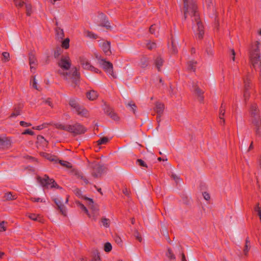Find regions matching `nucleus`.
Here are the masks:
<instances>
[{
  "label": "nucleus",
  "instance_id": "f257e3e1",
  "mask_svg": "<svg viewBox=\"0 0 261 261\" xmlns=\"http://www.w3.org/2000/svg\"><path fill=\"white\" fill-rule=\"evenodd\" d=\"M183 2L185 19H187L188 16L191 17L192 29L195 35L197 38L201 39L204 34V28L200 20L196 0H183Z\"/></svg>",
  "mask_w": 261,
  "mask_h": 261
},
{
  "label": "nucleus",
  "instance_id": "f03ea898",
  "mask_svg": "<svg viewBox=\"0 0 261 261\" xmlns=\"http://www.w3.org/2000/svg\"><path fill=\"white\" fill-rule=\"evenodd\" d=\"M60 69L59 72L64 79L76 85L80 79V73L76 67L70 68L71 61L68 55L63 56L58 62Z\"/></svg>",
  "mask_w": 261,
  "mask_h": 261
},
{
  "label": "nucleus",
  "instance_id": "7ed1b4c3",
  "mask_svg": "<svg viewBox=\"0 0 261 261\" xmlns=\"http://www.w3.org/2000/svg\"><path fill=\"white\" fill-rule=\"evenodd\" d=\"M259 42H255V47H252L250 54V59L252 64L254 68H258L261 70V57L259 53Z\"/></svg>",
  "mask_w": 261,
  "mask_h": 261
},
{
  "label": "nucleus",
  "instance_id": "20e7f679",
  "mask_svg": "<svg viewBox=\"0 0 261 261\" xmlns=\"http://www.w3.org/2000/svg\"><path fill=\"white\" fill-rule=\"evenodd\" d=\"M69 104L73 111L81 117H86L88 116V111L83 106L80 105L78 100L74 98L70 99Z\"/></svg>",
  "mask_w": 261,
  "mask_h": 261
},
{
  "label": "nucleus",
  "instance_id": "39448f33",
  "mask_svg": "<svg viewBox=\"0 0 261 261\" xmlns=\"http://www.w3.org/2000/svg\"><path fill=\"white\" fill-rule=\"evenodd\" d=\"M98 64L108 74L110 75L113 78H116V76L113 72V65L112 63L103 59H99L98 60Z\"/></svg>",
  "mask_w": 261,
  "mask_h": 261
},
{
  "label": "nucleus",
  "instance_id": "423d86ee",
  "mask_svg": "<svg viewBox=\"0 0 261 261\" xmlns=\"http://www.w3.org/2000/svg\"><path fill=\"white\" fill-rule=\"evenodd\" d=\"M37 180L42 187L46 188L56 187L57 185L53 179H50L46 175L43 178L39 177Z\"/></svg>",
  "mask_w": 261,
  "mask_h": 261
},
{
  "label": "nucleus",
  "instance_id": "0eeeda50",
  "mask_svg": "<svg viewBox=\"0 0 261 261\" xmlns=\"http://www.w3.org/2000/svg\"><path fill=\"white\" fill-rule=\"evenodd\" d=\"M68 132L74 135H79L84 133L86 129L82 124L76 123L73 125H68Z\"/></svg>",
  "mask_w": 261,
  "mask_h": 261
},
{
  "label": "nucleus",
  "instance_id": "6e6552de",
  "mask_svg": "<svg viewBox=\"0 0 261 261\" xmlns=\"http://www.w3.org/2000/svg\"><path fill=\"white\" fill-rule=\"evenodd\" d=\"M90 167L93 169L92 174L95 177H98L100 176L105 170L103 166L96 163L90 164Z\"/></svg>",
  "mask_w": 261,
  "mask_h": 261
},
{
  "label": "nucleus",
  "instance_id": "1a4fd4ad",
  "mask_svg": "<svg viewBox=\"0 0 261 261\" xmlns=\"http://www.w3.org/2000/svg\"><path fill=\"white\" fill-rule=\"evenodd\" d=\"M80 63L83 68L85 69L91 70L96 73L100 72L99 69L92 66L89 62L88 60L84 57H82L80 58Z\"/></svg>",
  "mask_w": 261,
  "mask_h": 261
},
{
  "label": "nucleus",
  "instance_id": "9d476101",
  "mask_svg": "<svg viewBox=\"0 0 261 261\" xmlns=\"http://www.w3.org/2000/svg\"><path fill=\"white\" fill-rule=\"evenodd\" d=\"M54 201L56 205L58 206V208L60 210L61 213L64 216L67 214V209L66 207L62 204V199L60 197L56 198L54 199Z\"/></svg>",
  "mask_w": 261,
  "mask_h": 261
},
{
  "label": "nucleus",
  "instance_id": "9b49d317",
  "mask_svg": "<svg viewBox=\"0 0 261 261\" xmlns=\"http://www.w3.org/2000/svg\"><path fill=\"white\" fill-rule=\"evenodd\" d=\"M99 45L106 55H109L110 54V43L109 42L102 41L99 43Z\"/></svg>",
  "mask_w": 261,
  "mask_h": 261
},
{
  "label": "nucleus",
  "instance_id": "f8f14e48",
  "mask_svg": "<svg viewBox=\"0 0 261 261\" xmlns=\"http://www.w3.org/2000/svg\"><path fill=\"white\" fill-rule=\"evenodd\" d=\"M193 91L194 92L195 95L197 97L198 100L202 102L203 100V91L201 90L196 85H193Z\"/></svg>",
  "mask_w": 261,
  "mask_h": 261
},
{
  "label": "nucleus",
  "instance_id": "ddd939ff",
  "mask_svg": "<svg viewBox=\"0 0 261 261\" xmlns=\"http://www.w3.org/2000/svg\"><path fill=\"white\" fill-rule=\"evenodd\" d=\"M105 113L110 116L112 119L115 121H118L119 120V117L117 114L113 111L112 109L108 108L105 110Z\"/></svg>",
  "mask_w": 261,
  "mask_h": 261
},
{
  "label": "nucleus",
  "instance_id": "4468645a",
  "mask_svg": "<svg viewBox=\"0 0 261 261\" xmlns=\"http://www.w3.org/2000/svg\"><path fill=\"white\" fill-rule=\"evenodd\" d=\"M37 143L38 146L42 147L43 148L47 147L48 142L46 139L42 136H38L37 138Z\"/></svg>",
  "mask_w": 261,
  "mask_h": 261
},
{
  "label": "nucleus",
  "instance_id": "2eb2a0df",
  "mask_svg": "<svg viewBox=\"0 0 261 261\" xmlns=\"http://www.w3.org/2000/svg\"><path fill=\"white\" fill-rule=\"evenodd\" d=\"M29 63L30 65V69L32 72H33V70H35L37 65V61L35 57L31 55L29 57Z\"/></svg>",
  "mask_w": 261,
  "mask_h": 261
},
{
  "label": "nucleus",
  "instance_id": "dca6fc26",
  "mask_svg": "<svg viewBox=\"0 0 261 261\" xmlns=\"http://www.w3.org/2000/svg\"><path fill=\"white\" fill-rule=\"evenodd\" d=\"M154 110L158 115L161 116L164 110V105L161 102H156Z\"/></svg>",
  "mask_w": 261,
  "mask_h": 261
},
{
  "label": "nucleus",
  "instance_id": "f3484780",
  "mask_svg": "<svg viewBox=\"0 0 261 261\" xmlns=\"http://www.w3.org/2000/svg\"><path fill=\"white\" fill-rule=\"evenodd\" d=\"M28 217L34 221H38L41 223L43 222V219L42 217L39 215H36L35 214H28Z\"/></svg>",
  "mask_w": 261,
  "mask_h": 261
},
{
  "label": "nucleus",
  "instance_id": "a211bd4d",
  "mask_svg": "<svg viewBox=\"0 0 261 261\" xmlns=\"http://www.w3.org/2000/svg\"><path fill=\"white\" fill-rule=\"evenodd\" d=\"M98 97V93L94 90H90L87 93V97L90 100H94Z\"/></svg>",
  "mask_w": 261,
  "mask_h": 261
},
{
  "label": "nucleus",
  "instance_id": "6ab92c4d",
  "mask_svg": "<svg viewBox=\"0 0 261 261\" xmlns=\"http://www.w3.org/2000/svg\"><path fill=\"white\" fill-rule=\"evenodd\" d=\"M42 155L50 161L55 162V163L58 162V159L54 155L45 152L42 153Z\"/></svg>",
  "mask_w": 261,
  "mask_h": 261
},
{
  "label": "nucleus",
  "instance_id": "aec40b11",
  "mask_svg": "<svg viewBox=\"0 0 261 261\" xmlns=\"http://www.w3.org/2000/svg\"><path fill=\"white\" fill-rule=\"evenodd\" d=\"M84 199L87 201V204L89 207L93 211H97L98 210L97 207L95 205L93 200L87 197H84Z\"/></svg>",
  "mask_w": 261,
  "mask_h": 261
},
{
  "label": "nucleus",
  "instance_id": "412c9836",
  "mask_svg": "<svg viewBox=\"0 0 261 261\" xmlns=\"http://www.w3.org/2000/svg\"><path fill=\"white\" fill-rule=\"evenodd\" d=\"M155 67H156V68L158 69V70L159 71L160 70V69H161V66L163 65V62H164V61H163V59L161 57H158L155 59Z\"/></svg>",
  "mask_w": 261,
  "mask_h": 261
},
{
  "label": "nucleus",
  "instance_id": "4be33fe9",
  "mask_svg": "<svg viewBox=\"0 0 261 261\" xmlns=\"http://www.w3.org/2000/svg\"><path fill=\"white\" fill-rule=\"evenodd\" d=\"M73 172L75 175L76 176L77 178H81L83 179L86 184L88 183V181L83 176V174L81 171H79L77 170L73 169Z\"/></svg>",
  "mask_w": 261,
  "mask_h": 261
},
{
  "label": "nucleus",
  "instance_id": "5701e85b",
  "mask_svg": "<svg viewBox=\"0 0 261 261\" xmlns=\"http://www.w3.org/2000/svg\"><path fill=\"white\" fill-rule=\"evenodd\" d=\"M196 62L194 61H191L188 62L187 64V69L189 70L195 71L196 69Z\"/></svg>",
  "mask_w": 261,
  "mask_h": 261
},
{
  "label": "nucleus",
  "instance_id": "b1692460",
  "mask_svg": "<svg viewBox=\"0 0 261 261\" xmlns=\"http://www.w3.org/2000/svg\"><path fill=\"white\" fill-rule=\"evenodd\" d=\"M21 114L20 108H15L14 109V112L11 114L10 116V118H15L17 116L20 115Z\"/></svg>",
  "mask_w": 261,
  "mask_h": 261
},
{
  "label": "nucleus",
  "instance_id": "393cba45",
  "mask_svg": "<svg viewBox=\"0 0 261 261\" xmlns=\"http://www.w3.org/2000/svg\"><path fill=\"white\" fill-rule=\"evenodd\" d=\"M148 64V61L146 57L142 58L140 62L139 65L141 68L146 67Z\"/></svg>",
  "mask_w": 261,
  "mask_h": 261
},
{
  "label": "nucleus",
  "instance_id": "a878e982",
  "mask_svg": "<svg viewBox=\"0 0 261 261\" xmlns=\"http://www.w3.org/2000/svg\"><path fill=\"white\" fill-rule=\"evenodd\" d=\"M76 204L77 206L81 209L83 211H84L87 215L89 216V212L87 210V208L85 206V205L81 203L79 201L76 202Z\"/></svg>",
  "mask_w": 261,
  "mask_h": 261
},
{
  "label": "nucleus",
  "instance_id": "bb28decb",
  "mask_svg": "<svg viewBox=\"0 0 261 261\" xmlns=\"http://www.w3.org/2000/svg\"><path fill=\"white\" fill-rule=\"evenodd\" d=\"M250 248V242L248 239L246 240V244L245 247L243 249V252L245 255H247L248 254V251Z\"/></svg>",
  "mask_w": 261,
  "mask_h": 261
},
{
  "label": "nucleus",
  "instance_id": "cd10ccee",
  "mask_svg": "<svg viewBox=\"0 0 261 261\" xmlns=\"http://www.w3.org/2000/svg\"><path fill=\"white\" fill-rule=\"evenodd\" d=\"M56 36L58 39H62L64 37L63 30L60 28H57L56 30Z\"/></svg>",
  "mask_w": 261,
  "mask_h": 261
},
{
  "label": "nucleus",
  "instance_id": "c85d7f7f",
  "mask_svg": "<svg viewBox=\"0 0 261 261\" xmlns=\"http://www.w3.org/2000/svg\"><path fill=\"white\" fill-rule=\"evenodd\" d=\"M109 141V139L108 138L106 137H104L102 138H101L99 140L97 141V144L98 145H100L102 144H107Z\"/></svg>",
  "mask_w": 261,
  "mask_h": 261
},
{
  "label": "nucleus",
  "instance_id": "c756f323",
  "mask_svg": "<svg viewBox=\"0 0 261 261\" xmlns=\"http://www.w3.org/2000/svg\"><path fill=\"white\" fill-rule=\"evenodd\" d=\"M58 162L63 167L67 168H71L72 167V164L67 161L58 160Z\"/></svg>",
  "mask_w": 261,
  "mask_h": 261
},
{
  "label": "nucleus",
  "instance_id": "7c9ffc66",
  "mask_svg": "<svg viewBox=\"0 0 261 261\" xmlns=\"http://www.w3.org/2000/svg\"><path fill=\"white\" fill-rule=\"evenodd\" d=\"M101 223L103 227L109 228L110 224V220L106 218H102L101 219Z\"/></svg>",
  "mask_w": 261,
  "mask_h": 261
},
{
  "label": "nucleus",
  "instance_id": "2f4dec72",
  "mask_svg": "<svg viewBox=\"0 0 261 261\" xmlns=\"http://www.w3.org/2000/svg\"><path fill=\"white\" fill-rule=\"evenodd\" d=\"M54 126L57 128L61 129H63L68 132V125H64L61 123H56Z\"/></svg>",
  "mask_w": 261,
  "mask_h": 261
},
{
  "label": "nucleus",
  "instance_id": "473e14b6",
  "mask_svg": "<svg viewBox=\"0 0 261 261\" xmlns=\"http://www.w3.org/2000/svg\"><path fill=\"white\" fill-rule=\"evenodd\" d=\"M213 0H204L203 5L204 7H206L207 9H211L213 7Z\"/></svg>",
  "mask_w": 261,
  "mask_h": 261
},
{
  "label": "nucleus",
  "instance_id": "72a5a7b5",
  "mask_svg": "<svg viewBox=\"0 0 261 261\" xmlns=\"http://www.w3.org/2000/svg\"><path fill=\"white\" fill-rule=\"evenodd\" d=\"M5 198L7 200H10L15 199L16 197L15 195H13L11 192H9L5 194Z\"/></svg>",
  "mask_w": 261,
  "mask_h": 261
},
{
  "label": "nucleus",
  "instance_id": "f704fd0d",
  "mask_svg": "<svg viewBox=\"0 0 261 261\" xmlns=\"http://www.w3.org/2000/svg\"><path fill=\"white\" fill-rule=\"evenodd\" d=\"M11 142L7 139H0V149L3 146L10 144Z\"/></svg>",
  "mask_w": 261,
  "mask_h": 261
},
{
  "label": "nucleus",
  "instance_id": "c9c22d12",
  "mask_svg": "<svg viewBox=\"0 0 261 261\" xmlns=\"http://www.w3.org/2000/svg\"><path fill=\"white\" fill-rule=\"evenodd\" d=\"M84 35L90 38H97V36L95 34L89 31H85Z\"/></svg>",
  "mask_w": 261,
  "mask_h": 261
},
{
  "label": "nucleus",
  "instance_id": "e433bc0d",
  "mask_svg": "<svg viewBox=\"0 0 261 261\" xmlns=\"http://www.w3.org/2000/svg\"><path fill=\"white\" fill-rule=\"evenodd\" d=\"M112 249V245L109 242H107L104 245V250L107 252H109L111 251Z\"/></svg>",
  "mask_w": 261,
  "mask_h": 261
},
{
  "label": "nucleus",
  "instance_id": "4c0bfd02",
  "mask_svg": "<svg viewBox=\"0 0 261 261\" xmlns=\"http://www.w3.org/2000/svg\"><path fill=\"white\" fill-rule=\"evenodd\" d=\"M166 255L170 260L174 259L175 258L174 255L172 253L170 249L168 250V251L167 252Z\"/></svg>",
  "mask_w": 261,
  "mask_h": 261
},
{
  "label": "nucleus",
  "instance_id": "58836bf2",
  "mask_svg": "<svg viewBox=\"0 0 261 261\" xmlns=\"http://www.w3.org/2000/svg\"><path fill=\"white\" fill-rule=\"evenodd\" d=\"M62 47L65 48V49H67L69 46V39L68 38L65 39L63 42L62 44Z\"/></svg>",
  "mask_w": 261,
  "mask_h": 261
},
{
  "label": "nucleus",
  "instance_id": "ea45409f",
  "mask_svg": "<svg viewBox=\"0 0 261 261\" xmlns=\"http://www.w3.org/2000/svg\"><path fill=\"white\" fill-rule=\"evenodd\" d=\"M136 163L141 167L147 168V164L141 159H138Z\"/></svg>",
  "mask_w": 261,
  "mask_h": 261
},
{
  "label": "nucleus",
  "instance_id": "a19ab883",
  "mask_svg": "<svg viewBox=\"0 0 261 261\" xmlns=\"http://www.w3.org/2000/svg\"><path fill=\"white\" fill-rule=\"evenodd\" d=\"M73 191L74 193V194L79 197L84 198V197H85L82 195L81 191L77 188H75L73 190Z\"/></svg>",
  "mask_w": 261,
  "mask_h": 261
},
{
  "label": "nucleus",
  "instance_id": "79ce46f5",
  "mask_svg": "<svg viewBox=\"0 0 261 261\" xmlns=\"http://www.w3.org/2000/svg\"><path fill=\"white\" fill-rule=\"evenodd\" d=\"M156 45L155 43L154 42H152L151 41H149L147 44H146V46L149 49H153L155 47H156Z\"/></svg>",
  "mask_w": 261,
  "mask_h": 261
},
{
  "label": "nucleus",
  "instance_id": "37998d69",
  "mask_svg": "<svg viewBox=\"0 0 261 261\" xmlns=\"http://www.w3.org/2000/svg\"><path fill=\"white\" fill-rule=\"evenodd\" d=\"M176 42L175 40H172V51L173 54H176L177 52V48L175 46Z\"/></svg>",
  "mask_w": 261,
  "mask_h": 261
},
{
  "label": "nucleus",
  "instance_id": "c03bdc74",
  "mask_svg": "<svg viewBox=\"0 0 261 261\" xmlns=\"http://www.w3.org/2000/svg\"><path fill=\"white\" fill-rule=\"evenodd\" d=\"M25 8H26L27 15H30L31 14V12H32L31 6L30 4H26Z\"/></svg>",
  "mask_w": 261,
  "mask_h": 261
},
{
  "label": "nucleus",
  "instance_id": "a18cd8bd",
  "mask_svg": "<svg viewBox=\"0 0 261 261\" xmlns=\"http://www.w3.org/2000/svg\"><path fill=\"white\" fill-rule=\"evenodd\" d=\"M258 114V110L256 106H253L252 107V115L255 116Z\"/></svg>",
  "mask_w": 261,
  "mask_h": 261
},
{
  "label": "nucleus",
  "instance_id": "49530a36",
  "mask_svg": "<svg viewBox=\"0 0 261 261\" xmlns=\"http://www.w3.org/2000/svg\"><path fill=\"white\" fill-rule=\"evenodd\" d=\"M100 256L98 253H95L93 254L92 261H100Z\"/></svg>",
  "mask_w": 261,
  "mask_h": 261
},
{
  "label": "nucleus",
  "instance_id": "de8ad7c7",
  "mask_svg": "<svg viewBox=\"0 0 261 261\" xmlns=\"http://www.w3.org/2000/svg\"><path fill=\"white\" fill-rule=\"evenodd\" d=\"M206 52L208 56H212L214 55V51L211 46L206 48Z\"/></svg>",
  "mask_w": 261,
  "mask_h": 261
},
{
  "label": "nucleus",
  "instance_id": "09e8293b",
  "mask_svg": "<svg viewBox=\"0 0 261 261\" xmlns=\"http://www.w3.org/2000/svg\"><path fill=\"white\" fill-rule=\"evenodd\" d=\"M171 177L175 181L177 184L180 182V179L177 175L174 174H172Z\"/></svg>",
  "mask_w": 261,
  "mask_h": 261
},
{
  "label": "nucleus",
  "instance_id": "8fccbe9b",
  "mask_svg": "<svg viewBox=\"0 0 261 261\" xmlns=\"http://www.w3.org/2000/svg\"><path fill=\"white\" fill-rule=\"evenodd\" d=\"M134 236L139 242H141L142 241V238L141 236L139 234V232L137 231H136L135 232Z\"/></svg>",
  "mask_w": 261,
  "mask_h": 261
},
{
  "label": "nucleus",
  "instance_id": "3c124183",
  "mask_svg": "<svg viewBox=\"0 0 261 261\" xmlns=\"http://www.w3.org/2000/svg\"><path fill=\"white\" fill-rule=\"evenodd\" d=\"M20 124L21 126H22L23 127H28V126H31V125H32L31 123L26 122L23 121H21L20 122Z\"/></svg>",
  "mask_w": 261,
  "mask_h": 261
},
{
  "label": "nucleus",
  "instance_id": "603ef678",
  "mask_svg": "<svg viewBox=\"0 0 261 261\" xmlns=\"http://www.w3.org/2000/svg\"><path fill=\"white\" fill-rule=\"evenodd\" d=\"M6 230L5 223L3 221L0 223V231H4Z\"/></svg>",
  "mask_w": 261,
  "mask_h": 261
},
{
  "label": "nucleus",
  "instance_id": "864d4df0",
  "mask_svg": "<svg viewBox=\"0 0 261 261\" xmlns=\"http://www.w3.org/2000/svg\"><path fill=\"white\" fill-rule=\"evenodd\" d=\"M15 3L16 6L21 7L23 5V2L20 0H17L15 1Z\"/></svg>",
  "mask_w": 261,
  "mask_h": 261
},
{
  "label": "nucleus",
  "instance_id": "5fc2aeb1",
  "mask_svg": "<svg viewBox=\"0 0 261 261\" xmlns=\"http://www.w3.org/2000/svg\"><path fill=\"white\" fill-rule=\"evenodd\" d=\"M230 57L232 59V60L234 61L235 60V51L234 50L232 49H230Z\"/></svg>",
  "mask_w": 261,
  "mask_h": 261
},
{
  "label": "nucleus",
  "instance_id": "6e6d98bb",
  "mask_svg": "<svg viewBox=\"0 0 261 261\" xmlns=\"http://www.w3.org/2000/svg\"><path fill=\"white\" fill-rule=\"evenodd\" d=\"M203 196L204 199L206 200H208L210 199V196L209 194L207 192L203 193Z\"/></svg>",
  "mask_w": 261,
  "mask_h": 261
},
{
  "label": "nucleus",
  "instance_id": "4d7b16f0",
  "mask_svg": "<svg viewBox=\"0 0 261 261\" xmlns=\"http://www.w3.org/2000/svg\"><path fill=\"white\" fill-rule=\"evenodd\" d=\"M255 211L257 213V214L259 216L260 220L261 221V210L259 207L258 205L255 207Z\"/></svg>",
  "mask_w": 261,
  "mask_h": 261
},
{
  "label": "nucleus",
  "instance_id": "13d9d810",
  "mask_svg": "<svg viewBox=\"0 0 261 261\" xmlns=\"http://www.w3.org/2000/svg\"><path fill=\"white\" fill-rule=\"evenodd\" d=\"M22 134H23V135L29 134V135H33L34 132H32V130L28 129H26L24 132H23Z\"/></svg>",
  "mask_w": 261,
  "mask_h": 261
},
{
  "label": "nucleus",
  "instance_id": "bf43d9fd",
  "mask_svg": "<svg viewBox=\"0 0 261 261\" xmlns=\"http://www.w3.org/2000/svg\"><path fill=\"white\" fill-rule=\"evenodd\" d=\"M156 28V27L155 25H152L149 29V31L151 34L154 33V30Z\"/></svg>",
  "mask_w": 261,
  "mask_h": 261
},
{
  "label": "nucleus",
  "instance_id": "052dcab7",
  "mask_svg": "<svg viewBox=\"0 0 261 261\" xmlns=\"http://www.w3.org/2000/svg\"><path fill=\"white\" fill-rule=\"evenodd\" d=\"M32 86L33 88H34L35 89H37V90H39V89L37 87V82H36V80L35 79V78L34 77V80H33V82L32 83Z\"/></svg>",
  "mask_w": 261,
  "mask_h": 261
},
{
  "label": "nucleus",
  "instance_id": "680f3d73",
  "mask_svg": "<svg viewBox=\"0 0 261 261\" xmlns=\"http://www.w3.org/2000/svg\"><path fill=\"white\" fill-rule=\"evenodd\" d=\"M3 56L5 59L8 60L9 58V54L7 52H4L3 53Z\"/></svg>",
  "mask_w": 261,
  "mask_h": 261
},
{
  "label": "nucleus",
  "instance_id": "e2e57ef3",
  "mask_svg": "<svg viewBox=\"0 0 261 261\" xmlns=\"http://www.w3.org/2000/svg\"><path fill=\"white\" fill-rule=\"evenodd\" d=\"M128 106L129 107H130L132 109V111L135 113V108L136 107V105L134 104V103H128Z\"/></svg>",
  "mask_w": 261,
  "mask_h": 261
},
{
  "label": "nucleus",
  "instance_id": "0e129e2a",
  "mask_svg": "<svg viewBox=\"0 0 261 261\" xmlns=\"http://www.w3.org/2000/svg\"><path fill=\"white\" fill-rule=\"evenodd\" d=\"M60 50H61V49L59 48V49H58L57 51H56L55 52L54 56H55V57L56 58L58 57L60 55Z\"/></svg>",
  "mask_w": 261,
  "mask_h": 261
},
{
  "label": "nucleus",
  "instance_id": "69168bd1",
  "mask_svg": "<svg viewBox=\"0 0 261 261\" xmlns=\"http://www.w3.org/2000/svg\"><path fill=\"white\" fill-rule=\"evenodd\" d=\"M32 200L35 202H42V200H41L40 198H32Z\"/></svg>",
  "mask_w": 261,
  "mask_h": 261
},
{
  "label": "nucleus",
  "instance_id": "338daca9",
  "mask_svg": "<svg viewBox=\"0 0 261 261\" xmlns=\"http://www.w3.org/2000/svg\"><path fill=\"white\" fill-rule=\"evenodd\" d=\"M256 134L258 136L261 135V128L258 127L257 128V129L256 130Z\"/></svg>",
  "mask_w": 261,
  "mask_h": 261
},
{
  "label": "nucleus",
  "instance_id": "774afa93",
  "mask_svg": "<svg viewBox=\"0 0 261 261\" xmlns=\"http://www.w3.org/2000/svg\"><path fill=\"white\" fill-rule=\"evenodd\" d=\"M45 103H47L50 107H53V104L49 99L45 100Z\"/></svg>",
  "mask_w": 261,
  "mask_h": 261
}]
</instances>
